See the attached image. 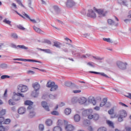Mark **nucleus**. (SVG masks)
Masks as SVG:
<instances>
[{
  "mask_svg": "<svg viewBox=\"0 0 131 131\" xmlns=\"http://www.w3.org/2000/svg\"><path fill=\"white\" fill-rule=\"evenodd\" d=\"M32 87L34 90L32 93V96L35 98V97H37L38 95V91L40 89V85L38 82H35L32 84Z\"/></svg>",
  "mask_w": 131,
  "mask_h": 131,
  "instance_id": "f257e3e1",
  "label": "nucleus"
},
{
  "mask_svg": "<svg viewBox=\"0 0 131 131\" xmlns=\"http://www.w3.org/2000/svg\"><path fill=\"white\" fill-rule=\"evenodd\" d=\"M93 111L92 109H89L83 111L82 114L85 117H88V119H93L94 118V115H93Z\"/></svg>",
  "mask_w": 131,
  "mask_h": 131,
  "instance_id": "f03ea898",
  "label": "nucleus"
},
{
  "mask_svg": "<svg viewBox=\"0 0 131 131\" xmlns=\"http://www.w3.org/2000/svg\"><path fill=\"white\" fill-rule=\"evenodd\" d=\"M127 116V113L126 111L124 110H121L119 112V114L118 115V121L119 122H122L123 121V119L125 118Z\"/></svg>",
  "mask_w": 131,
  "mask_h": 131,
  "instance_id": "7ed1b4c3",
  "label": "nucleus"
},
{
  "mask_svg": "<svg viewBox=\"0 0 131 131\" xmlns=\"http://www.w3.org/2000/svg\"><path fill=\"white\" fill-rule=\"evenodd\" d=\"M116 64L120 70H125L127 67V63L126 62H123L120 61H117Z\"/></svg>",
  "mask_w": 131,
  "mask_h": 131,
  "instance_id": "20e7f679",
  "label": "nucleus"
},
{
  "mask_svg": "<svg viewBox=\"0 0 131 131\" xmlns=\"http://www.w3.org/2000/svg\"><path fill=\"white\" fill-rule=\"evenodd\" d=\"M27 110L29 112L28 117L29 118H33L35 116V112L34 111V108L31 106L27 107Z\"/></svg>",
  "mask_w": 131,
  "mask_h": 131,
  "instance_id": "39448f33",
  "label": "nucleus"
},
{
  "mask_svg": "<svg viewBox=\"0 0 131 131\" xmlns=\"http://www.w3.org/2000/svg\"><path fill=\"white\" fill-rule=\"evenodd\" d=\"M95 11L97 13L99 17H105L107 15V11L101 9H95Z\"/></svg>",
  "mask_w": 131,
  "mask_h": 131,
  "instance_id": "423d86ee",
  "label": "nucleus"
},
{
  "mask_svg": "<svg viewBox=\"0 0 131 131\" xmlns=\"http://www.w3.org/2000/svg\"><path fill=\"white\" fill-rule=\"evenodd\" d=\"M28 88L27 86L24 85L23 84H19L17 86V91L19 93H25V92H27Z\"/></svg>",
  "mask_w": 131,
  "mask_h": 131,
  "instance_id": "0eeeda50",
  "label": "nucleus"
},
{
  "mask_svg": "<svg viewBox=\"0 0 131 131\" xmlns=\"http://www.w3.org/2000/svg\"><path fill=\"white\" fill-rule=\"evenodd\" d=\"M11 123V119H6L4 117H0V125L2 124H9Z\"/></svg>",
  "mask_w": 131,
  "mask_h": 131,
  "instance_id": "6e6552de",
  "label": "nucleus"
},
{
  "mask_svg": "<svg viewBox=\"0 0 131 131\" xmlns=\"http://www.w3.org/2000/svg\"><path fill=\"white\" fill-rule=\"evenodd\" d=\"M87 16L90 18H93V19L97 18V14H96V12H95L93 9H90L88 10Z\"/></svg>",
  "mask_w": 131,
  "mask_h": 131,
  "instance_id": "1a4fd4ad",
  "label": "nucleus"
},
{
  "mask_svg": "<svg viewBox=\"0 0 131 131\" xmlns=\"http://www.w3.org/2000/svg\"><path fill=\"white\" fill-rule=\"evenodd\" d=\"M20 97L24 98V94L20 93H14L13 96V99L14 101H19Z\"/></svg>",
  "mask_w": 131,
  "mask_h": 131,
  "instance_id": "9d476101",
  "label": "nucleus"
},
{
  "mask_svg": "<svg viewBox=\"0 0 131 131\" xmlns=\"http://www.w3.org/2000/svg\"><path fill=\"white\" fill-rule=\"evenodd\" d=\"M75 2L73 0H68L67 1L66 5L68 8H72L75 6Z\"/></svg>",
  "mask_w": 131,
  "mask_h": 131,
  "instance_id": "9b49d317",
  "label": "nucleus"
},
{
  "mask_svg": "<svg viewBox=\"0 0 131 131\" xmlns=\"http://www.w3.org/2000/svg\"><path fill=\"white\" fill-rule=\"evenodd\" d=\"M64 128L67 131H73L75 129V127L72 124H67Z\"/></svg>",
  "mask_w": 131,
  "mask_h": 131,
  "instance_id": "f8f14e48",
  "label": "nucleus"
},
{
  "mask_svg": "<svg viewBox=\"0 0 131 131\" xmlns=\"http://www.w3.org/2000/svg\"><path fill=\"white\" fill-rule=\"evenodd\" d=\"M67 123H68V122L67 121L59 119L57 122V125L58 126L60 127V126H62L63 124H67Z\"/></svg>",
  "mask_w": 131,
  "mask_h": 131,
  "instance_id": "ddd939ff",
  "label": "nucleus"
},
{
  "mask_svg": "<svg viewBox=\"0 0 131 131\" xmlns=\"http://www.w3.org/2000/svg\"><path fill=\"white\" fill-rule=\"evenodd\" d=\"M14 61L18 60V61H28V62H36L37 63H40L39 61L33 59H24L22 58H16L14 59Z\"/></svg>",
  "mask_w": 131,
  "mask_h": 131,
  "instance_id": "4468645a",
  "label": "nucleus"
},
{
  "mask_svg": "<svg viewBox=\"0 0 131 131\" xmlns=\"http://www.w3.org/2000/svg\"><path fill=\"white\" fill-rule=\"evenodd\" d=\"M42 107L46 110V111H50V107L48 105V103L46 101H42L41 104Z\"/></svg>",
  "mask_w": 131,
  "mask_h": 131,
  "instance_id": "2eb2a0df",
  "label": "nucleus"
},
{
  "mask_svg": "<svg viewBox=\"0 0 131 131\" xmlns=\"http://www.w3.org/2000/svg\"><path fill=\"white\" fill-rule=\"evenodd\" d=\"M76 102H78V103L81 104H84L85 103H86V98L85 97H80L78 98Z\"/></svg>",
  "mask_w": 131,
  "mask_h": 131,
  "instance_id": "dca6fc26",
  "label": "nucleus"
},
{
  "mask_svg": "<svg viewBox=\"0 0 131 131\" xmlns=\"http://www.w3.org/2000/svg\"><path fill=\"white\" fill-rule=\"evenodd\" d=\"M33 29L36 32H37V33H39L40 34H43L45 33L43 31H42L39 28L36 27V26L33 27Z\"/></svg>",
  "mask_w": 131,
  "mask_h": 131,
  "instance_id": "f3484780",
  "label": "nucleus"
},
{
  "mask_svg": "<svg viewBox=\"0 0 131 131\" xmlns=\"http://www.w3.org/2000/svg\"><path fill=\"white\" fill-rule=\"evenodd\" d=\"M107 23L108 25H111V26H113L114 27H116L117 26V24H115V22L111 19H107Z\"/></svg>",
  "mask_w": 131,
  "mask_h": 131,
  "instance_id": "a211bd4d",
  "label": "nucleus"
},
{
  "mask_svg": "<svg viewBox=\"0 0 131 131\" xmlns=\"http://www.w3.org/2000/svg\"><path fill=\"white\" fill-rule=\"evenodd\" d=\"M25 105H26L27 106H28V107H31L32 108H33V102L30 100H26L25 101Z\"/></svg>",
  "mask_w": 131,
  "mask_h": 131,
  "instance_id": "6ab92c4d",
  "label": "nucleus"
},
{
  "mask_svg": "<svg viewBox=\"0 0 131 131\" xmlns=\"http://www.w3.org/2000/svg\"><path fill=\"white\" fill-rule=\"evenodd\" d=\"M46 124L48 126H51L53 124V120L51 119H48L46 121Z\"/></svg>",
  "mask_w": 131,
  "mask_h": 131,
  "instance_id": "aec40b11",
  "label": "nucleus"
},
{
  "mask_svg": "<svg viewBox=\"0 0 131 131\" xmlns=\"http://www.w3.org/2000/svg\"><path fill=\"white\" fill-rule=\"evenodd\" d=\"M26 111V110L25 109V108L21 107L18 109V113H19V114H24V113H25Z\"/></svg>",
  "mask_w": 131,
  "mask_h": 131,
  "instance_id": "412c9836",
  "label": "nucleus"
},
{
  "mask_svg": "<svg viewBox=\"0 0 131 131\" xmlns=\"http://www.w3.org/2000/svg\"><path fill=\"white\" fill-rule=\"evenodd\" d=\"M107 103V98H103L102 102H100L99 106L100 107H103Z\"/></svg>",
  "mask_w": 131,
  "mask_h": 131,
  "instance_id": "4be33fe9",
  "label": "nucleus"
},
{
  "mask_svg": "<svg viewBox=\"0 0 131 131\" xmlns=\"http://www.w3.org/2000/svg\"><path fill=\"white\" fill-rule=\"evenodd\" d=\"M118 3L120 4V5H122L123 6H127L126 0H118Z\"/></svg>",
  "mask_w": 131,
  "mask_h": 131,
  "instance_id": "5701e85b",
  "label": "nucleus"
},
{
  "mask_svg": "<svg viewBox=\"0 0 131 131\" xmlns=\"http://www.w3.org/2000/svg\"><path fill=\"white\" fill-rule=\"evenodd\" d=\"M74 119L75 122H78L80 121V116L79 115L76 114L74 117Z\"/></svg>",
  "mask_w": 131,
  "mask_h": 131,
  "instance_id": "b1692460",
  "label": "nucleus"
},
{
  "mask_svg": "<svg viewBox=\"0 0 131 131\" xmlns=\"http://www.w3.org/2000/svg\"><path fill=\"white\" fill-rule=\"evenodd\" d=\"M93 120H95V121H97V120H99L100 119V115L98 114H94L93 115Z\"/></svg>",
  "mask_w": 131,
  "mask_h": 131,
  "instance_id": "393cba45",
  "label": "nucleus"
},
{
  "mask_svg": "<svg viewBox=\"0 0 131 131\" xmlns=\"http://www.w3.org/2000/svg\"><path fill=\"white\" fill-rule=\"evenodd\" d=\"M9 130V127L4 126L0 125V131H8Z\"/></svg>",
  "mask_w": 131,
  "mask_h": 131,
  "instance_id": "a878e982",
  "label": "nucleus"
},
{
  "mask_svg": "<svg viewBox=\"0 0 131 131\" xmlns=\"http://www.w3.org/2000/svg\"><path fill=\"white\" fill-rule=\"evenodd\" d=\"M106 123L107 125H108L109 126H110V127L114 128V123H113L112 121L110 120H107Z\"/></svg>",
  "mask_w": 131,
  "mask_h": 131,
  "instance_id": "bb28decb",
  "label": "nucleus"
},
{
  "mask_svg": "<svg viewBox=\"0 0 131 131\" xmlns=\"http://www.w3.org/2000/svg\"><path fill=\"white\" fill-rule=\"evenodd\" d=\"M22 15L23 17H21V18H23V19H30L29 15L24 12L22 13Z\"/></svg>",
  "mask_w": 131,
  "mask_h": 131,
  "instance_id": "cd10ccee",
  "label": "nucleus"
},
{
  "mask_svg": "<svg viewBox=\"0 0 131 131\" xmlns=\"http://www.w3.org/2000/svg\"><path fill=\"white\" fill-rule=\"evenodd\" d=\"M55 84V82L49 81L47 83V88H52Z\"/></svg>",
  "mask_w": 131,
  "mask_h": 131,
  "instance_id": "c85d7f7f",
  "label": "nucleus"
},
{
  "mask_svg": "<svg viewBox=\"0 0 131 131\" xmlns=\"http://www.w3.org/2000/svg\"><path fill=\"white\" fill-rule=\"evenodd\" d=\"M89 102H90V103H92L94 106L97 105V101H96V99H95V98L94 97H93L91 99H89Z\"/></svg>",
  "mask_w": 131,
  "mask_h": 131,
  "instance_id": "c756f323",
  "label": "nucleus"
},
{
  "mask_svg": "<svg viewBox=\"0 0 131 131\" xmlns=\"http://www.w3.org/2000/svg\"><path fill=\"white\" fill-rule=\"evenodd\" d=\"M53 131H62V128L59 126H56L53 128Z\"/></svg>",
  "mask_w": 131,
  "mask_h": 131,
  "instance_id": "7c9ffc66",
  "label": "nucleus"
},
{
  "mask_svg": "<svg viewBox=\"0 0 131 131\" xmlns=\"http://www.w3.org/2000/svg\"><path fill=\"white\" fill-rule=\"evenodd\" d=\"M70 113H71V109H70V108H66V110H64V114L66 115H69Z\"/></svg>",
  "mask_w": 131,
  "mask_h": 131,
  "instance_id": "2f4dec72",
  "label": "nucleus"
},
{
  "mask_svg": "<svg viewBox=\"0 0 131 131\" xmlns=\"http://www.w3.org/2000/svg\"><path fill=\"white\" fill-rule=\"evenodd\" d=\"M4 23H5V24H7L8 25H10V26H12V25L11 24V21L9 20H8V19L5 18L3 20Z\"/></svg>",
  "mask_w": 131,
  "mask_h": 131,
  "instance_id": "473e14b6",
  "label": "nucleus"
},
{
  "mask_svg": "<svg viewBox=\"0 0 131 131\" xmlns=\"http://www.w3.org/2000/svg\"><path fill=\"white\" fill-rule=\"evenodd\" d=\"M58 89V85L54 84L50 89L51 92H55Z\"/></svg>",
  "mask_w": 131,
  "mask_h": 131,
  "instance_id": "72a5a7b5",
  "label": "nucleus"
},
{
  "mask_svg": "<svg viewBox=\"0 0 131 131\" xmlns=\"http://www.w3.org/2000/svg\"><path fill=\"white\" fill-rule=\"evenodd\" d=\"M40 51H42V52H45V53H47V54H51L52 52L51 51V50L50 49H39Z\"/></svg>",
  "mask_w": 131,
  "mask_h": 131,
  "instance_id": "f704fd0d",
  "label": "nucleus"
},
{
  "mask_svg": "<svg viewBox=\"0 0 131 131\" xmlns=\"http://www.w3.org/2000/svg\"><path fill=\"white\" fill-rule=\"evenodd\" d=\"M91 56V54H84L83 55H81L80 58L81 59H86L87 58H89V57Z\"/></svg>",
  "mask_w": 131,
  "mask_h": 131,
  "instance_id": "c9c22d12",
  "label": "nucleus"
},
{
  "mask_svg": "<svg viewBox=\"0 0 131 131\" xmlns=\"http://www.w3.org/2000/svg\"><path fill=\"white\" fill-rule=\"evenodd\" d=\"M14 101H15L14 99H10L8 101L9 104L11 106H14V105L15 104Z\"/></svg>",
  "mask_w": 131,
  "mask_h": 131,
  "instance_id": "e433bc0d",
  "label": "nucleus"
},
{
  "mask_svg": "<svg viewBox=\"0 0 131 131\" xmlns=\"http://www.w3.org/2000/svg\"><path fill=\"white\" fill-rule=\"evenodd\" d=\"M108 113L110 114V115H113V114H114V107H113L111 110H108Z\"/></svg>",
  "mask_w": 131,
  "mask_h": 131,
  "instance_id": "4c0bfd02",
  "label": "nucleus"
},
{
  "mask_svg": "<svg viewBox=\"0 0 131 131\" xmlns=\"http://www.w3.org/2000/svg\"><path fill=\"white\" fill-rule=\"evenodd\" d=\"M51 113L52 115H56L57 116L59 115V112H58L57 111H53L51 112Z\"/></svg>",
  "mask_w": 131,
  "mask_h": 131,
  "instance_id": "58836bf2",
  "label": "nucleus"
},
{
  "mask_svg": "<svg viewBox=\"0 0 131 131\" xmlns=\"http://www.w3.org/2000/svg\"><path fill=\"white\" fill-rule=\"evenodd\" d=\"M17 48H19L20 49H24V50H28V48L25 47L24 45H18Z\"/></svg>",
  "mask_w": 131,
  "mask_h": 131,
  "instance_id": "ea45409f",
  "label": "nucleus"
},
{
  "mask_svg": "<svg viewBox=\"0 0 131 131\" xmlns=\"http://www.w3.org/2000/svg\"><path fill=\"white\" fill-rule=\"evenodd\" d=\"M6 115V110H2L0 111V116H4V115Z\"/></svg>",
  "mask_w": 131,
  "mask_h": 131,
  "instance_id": "a19ab883",
  "label": "nucleus"
},
{
  "mask_svg": "<svg viewBox=\"0 0 131 131\" xmlns=\"http://www.w3.org/2000/svg\"><path fill=\"white\" fill-rule=\"evenodd\" d=\"M16 3H17V4L18 5H19L20 6L23 7V8H25V6H24V5L22 4V2H21V1H20V0H16Z\"/></svg>",
  "mask_w": 131,
  "mask_h": 131,
  "instance_id": "79ce46f5",
  "label": "nucleus"
},
{
  "mask_svg": "<svg viewBox=\"0 0 131 131\" xmlns=\"http://www.w3.org/2000/svg\"><path fill=\"white\" fill-rule=\"evenodd\" d=\"M97 131H107V129L105 127H101Z\"/></svg>",
  "mask_w": 131,
  "mask_h": 131,
  "instance_id": "37998d69",
  "label": "nucleus"
},
{
  "mask_svg": "<svg viewBox=\"0 0 131 131\" xmlns=\"http://www.w3.org/2000/svg\"><path fill=\"white\" fill-rule=\"evenodd\" d=\"M2 79H5V78H10V76L7 75H2L1 77Z\"/></svg>",
  "mask_w": 131,
  "mask_h": 131,
  "instance_id": "c03bdc74",
  "label": "nucleus"
},
{
  "mask_svg": "<svg viewBox=\"0 0 131 131\" xmlns=\"http://www.w3.org/2000/svg\"><path fill=\"white\" fill-rule=\"evenodd\" d=\"M39 130L42 131L43 129H45V126L42 124H40L39 125Z\"/></svg>",
  "mask_w": 131,
  "mask_h": 131,
  "instance_id": "a18cd8bd",
  "label": "nucleus"
},
{
  "mask_svg": "<svg viewBox=\"0 0 131 131\" xmlns=\"http://www.w3.org/2000/svg\"><path fill=\"white\" fill-rule=\"evenodd\" d=\"M103 39L104 41H107V42H112L110 38H103Z\"/></svg>",
  "mask_w": 131,
  "mask_h": 131,
  "instance_id": "49530a36",
  "label": "nucleus"
},
{
  "mask_svg": "<svg viewBox=\"0 0 131 131\" xmlns=\"http://www.w3.org/2000/svg\"><path fill=\"white\" fill-rule=\"evenodd\" d=\"M60 43L58 42H54V47H56V48H60Z\"/></svg>",
  "mask_w": 131,
  "mask_h": 131,
  "instance_id": "de8ad7c7",
  "label": "nucleus"
},
{
  "mask_svg": "<svg viewBox=\"0 0 131 131\" xmlns=\"http://www.w3.org/2000/svg\"><path fill=\"white\" fill-rule=\"evenodd\" d=\"M83 37H85V38H90V34H83Z\"/></svg>",
  "mask_w": 131,
  "mask_h": 131,
  "instance_id": "09e8293b",
  "label": "nucleus"
},
{
  "mask_svg": "<svg viewBox=\"0 0 131 131\" xmlns=\"http://www.w3.org/2000/svg\"><path fill=\"white\" fill-rule=\"evenodd\" d=\"M73 93L74 94H79V93H81V90H74L73 91Z\"/></svg>",
  "mask_w": 131,
  "mask_h": 131,
  "instance_id": "8fccbe9b",
  "label": "nucleus"
},
{
  "mask_svg": "<svg viewBox=\"0 0 131 131\" xmlns=\"http://www.w3.org/2000/svg\"><path fill=\"white\" fill-rule=\"evenodd\" d=\"M49 98L52 100H54V99H56V96L50 94L49 95Z\"/></svg>",
  "mask_w": 131,
  "mask_h": 131,
  "instance_id": "3c124183",
  "label": "nucleus"
},
{
  "mask_svg": "<svg viewBox=\"0 0 131 131\" xmlns=\"http://www.w3.org/2000/svg\"><path fill=\"white\" fill-rule=\"evenodd\" d=\"M12 37L13 38H18V36L17 35V34L13 33L11 34Z\"/></svg>",
  "mask_w": 131,
  "mask_h": 131,
  "instance_id": "603ef678",
  "label": "nucleus"
},
{
  "mask_svg": "<svg viewBox=\"0 0 131 131\" xmlns=\"http://www.w3.org/2000/svg\"><path fill=\"white\" fill-rule=\"evenodd\" d=\"M64 39L66 40V41H70L71 43H72V40H71V39H69V38L67 37H66Z\"/></svg>",
  "mask_w": 131,
  "mask_h": 131,
  "instance_id": "864d4df0",
  "label": "nucleus"
},
{
  "mask_svg": "<svg viewBox=\"0 0 131 131\" xmlns=\"http://www.w3.org/2000/svg\"><path fill=\"white\" fill-rule=\"evenodd\" d=\"M100 106H96L95 107H94V110H95L96 111H99L100 110Z\"/></svg>",
  "mask_w": 131,
  "mask_h": 131,
  "instance_id": "5fc2aeb1",
  "label": "nucleus"
},
{
  "mask_svg": "<svg viewBox=\"0 0 131 131\" xmlns=\"http://www.w3.org/2000/svg\"><path fill=\"white\" fill-rule=\"evenodd\" d=\"M18 28L19 29H20L21 30H25V28L24 27H23V26L20 25V26H18Z\"/></svg>",
  "mask_w": 131,
  "mask_h": 131,
  "instance_id": "6e6d98bb",
  "label": "nucleus"
},
{
  "mask_svg": "<svg viewBox=\"0 0 131 131\" xmlns=\"http://www.w3.org/2000/svg\"><path fill=\"white\" fill-rule=\"evenodd\" d=\"M119 104L121 105V106H124V107H127V105H126V104H125L122 102H119Z\"/></svg>",
  "mask_w": 131,
  "mask_h": 131,
  "instance_id": "4d7b16f0",
  "label": "nucleus"
},
{
  "mask_svg": "<svg viewBox=\"0 0 131 131\" xmlns=\"http://www.w3.org/2000/svg\"><path fill=\"white\" fill-rule=\"evenodd\" d=\"M88 129L89 131H94V128H93L92 126H89Z\"/></svg>",
  "mask_w": 131,
  "mask_h": 131,
  "instance_id": "13d9d810",
  "label": "nucleus"
},
{
  "mask_svg": "<svg viewBox=\"0 0 131 131\" xmlns=\"http://www.w3.org/2000/svg\"><path fill=\"white\" fill-rule=\"evenodd\" d=\"M45 42L46 43H48V45H51L52 43V42H51V41L49 40H46L45 41Z\"/></svg>",
  "mask_w": 131,
  "mask_h": 131,
  "instance_id": "bf43d9fd",
  "label": "nucleus"
},
{
  "mask_svg": "<svg viewBox=\"0 0 131 131\" xmlns=\"http://www.w3.org/2000/svg\"><path fill=\"white\" fill-rule=\"evenodd\" d=\"M29 20H30L33 23H36V20H35V19H32L30 18V19H29Z\"/></svg>",
  "mask_w": 131,
  "mask_h": 131,
  "instance_id": "052dcab7",
  "label": "nucleus"
},
{
  "mask_svg": "<svg viewBox=\"0 0 131 131\" xmlns=\"http://www.w3.org/2000/svg\"><path fill=\"white\" fill-rule=\"evenodd\" d=\"M7 93H8V90L6 89L4 94V97H7Z\"/></svg>",
  "mask_w": 131,
  "mask_h": 131,
  "instance_id": "680f3d73",
  "label": "nucleus"
},
{
  "mask_svg": "<svg viewBox=\"0 0 131 131\" xmlns=\"http://www.w3.org/2000/svg\"><path fill=\"white\" fill-rule=\"evenodd\" d=\"M100 74H101V75H102V76H104V77H108L107 75L105 74V73H102Z\"/></svg>",
  "mask_w": 131,
  "mask_h": 131,
  "instance_id": "e2e57ef3",
  "label": "nucleus"
},
{
  "mask_svg": "<svg viewBox=\"0 0 131 131\" xmlns=\"http://www.w3.org/2000/svg\"><path fill=\"white\" fill-rule=\"evenodd\" d=\"M28 74H29L30 73H32V74H34V72L29 70V71H28Z\"/></svg>",
  "mask_w": 131,
  "mask_h": 131,
  "instance_id": "0e129e2a",
  "label": "nucleus"
},
{
  "mask_svg": "<svg viewBox=\"0 0 131 131\" xmlns=\"http://www.w3.org/2000/svg\"><path fill=\"white\" fill-rule=\"evenodd\" d=\"M111 103H110V102L107 103L106 104L107 108H109V107H111Z\"/></svg>",
  "mask_w": 131,
  "mask_h": 131,
  "instance_id": "69168bd1",
  "label": "nucleus"
},
{
  "mask_svg": "<svg viewBox=\"0 0 131 131\" xmlns=\"http://www.w3.org/2000/svg\"><path fill=\"white\" fill-rule=\"evenodd\" d=\"M125 97H126V98H128L129 99H131V94H129L128 95H126L125 96Z\"/></svg>",
  "mask_w": 131,
  "mask_h": 131,
  "instance_id": "338daca9",
  "label": "nucleus"
},
{
  "mask_svg": "<svg viewBox=\"0 0 131 131\" xmlns=\"http://www.w3.org/2000/svg\"><path fill=\"white\" fill-rule=\"evenodd\" d=\"M126 131H131V128L130 127L126 128Z\"/></svg>",
  "mask_w": 131,
  "mask_h": 131,
  "instance_id": "774afa93",
  "label": "nucleus"
}]
</instances>
